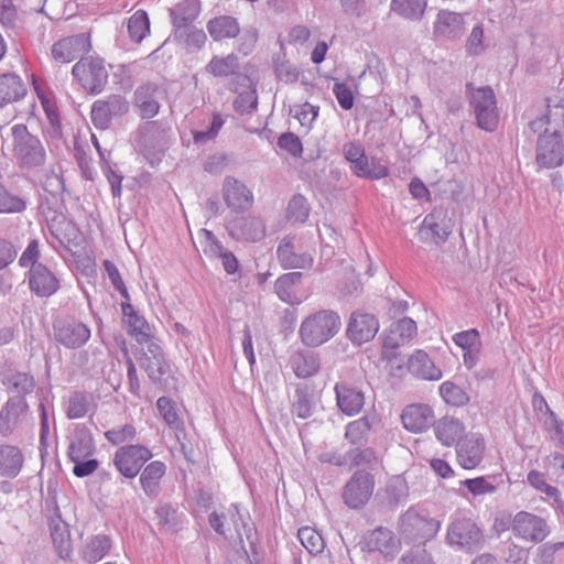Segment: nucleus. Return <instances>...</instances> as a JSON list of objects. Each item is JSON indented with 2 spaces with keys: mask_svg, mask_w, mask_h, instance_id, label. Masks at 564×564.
<instances>
[{
  "mask_svg": "<svg viewBox=\"0 0 564 564\" xmlns=\"http://www.w3.org/2000/svg\"><path fill=\"white\" fill-rule=\"evenodd\" d=\"M129 110V101L121 95L112 94L93 104L90 118L97 129L106 130L110 127L113 118L123 117Z\"/></svg>",
  "mask_w": 564,
  "mask_h": 564,
  "instance_id": "obj_11",
  "label": "nucleus"
},
{
  "mask_svg": "<svg viewBox=\"0 0 564 564\" xmlns=\"http://www.w3.org/2000/svg\"><path fill=\"white\" fill-rule=\"evenodd\" d=\"M55 340L68 349L84 346L90 338V328L78 321H58L53 325Z\"/></svg>",
  "mask_w": 564,
  "mask_h": 564,
  "instance_id": "obj_14",
  "label": "nucleus"
},
{
  "mask_svg": "<svg viewBox=\"0 0 564 564\" xmlns=\"http://www.w3.org/2000/svg\"><path fill=\"white\" fill-rule=\"evenodd\" d=\"M465 31L464 15L449 10H441L433 23V35L437 40L454 41Z\"/></svg>",
  "mask_w": 564,
  "mask_h": 564,
  "instance_id": "obj_16",
  "label": "nucleus"
},
{
  "mask_svg": "<svg viewBox=\"0 0 564 564\" xmlns=\"http://www.w3.org/2000/svg\"><path fill=\"white\" fill-rule=\"evenodd\" d=\"M379 330V319L375 314L357 310L348 319L346 337L357 346H361L375 338Z\"/></svg>",
  "mask_w": 564,
  "mask_h": 564,
  "instance_id": "obj_13",
  "label": "nucleus"
},
{
  "mask_svg": "<svg viewBox=\"0 0 564 564\" xmlns=\"http://www.w3.org/2000/svg\"><path fill=\"white\" fill-rule=\"evenodd\" d=\"M151 458L152 452L143 445H123L115 452L112 462L122 477L133 479Z\"/></svg>",
  "mask_w": 564,
  "mask_h": 564,
  "instance_id": "obj_9",
  "label": "nucleus"
},
{
  "mask_svg": "<svg viewBox=\"0 0 564 564\" xmlns=\"http://www.w3.org/2000/svg\"><path fill=\"white\" fill-rule=\"evenodd\" d=\"M399 541L393 532L387 528L379 527L368 532L362 540V550L379 552L384 557H394L399 550Z\"/></svg>",
  "mask_w": 564,
  "mask_h": 564,
  "instance_id": "obj_20",
  "label": "nucleus"
},
{
  "mask_svg": "<svg viewBox=\"0 0 564 564\" xmlns=\"http://www.w3.org/2000/svg\"><path fill=\"white\" fill-rule=\"evenodd\" d=\"M546 108L545 115L529 122V130L532 133L547 130L551 133L564 135V98H561L557 102L547 98Z\"/></svg>",
  "mask_w": 564,
  "mask_h": 564,
  "instance_id": "obj_15",
  "label": "nucleus"
},
{
  "mask_svg": "<svg viewBox=\"0 0 564 564\" xmlns=\"http://www.w3.org/2000/svg\"><path fill=\"white\" fill-rule=\"evenodd\" d=\"M404 429L410 432H423L434 423L433 410L426 404H410L402 414Z\"/></svg>",
  "mask_w": 564,
  "mask_h": 564,
  "instance_id": "obj_29",
  "label": "nucleus"
},
{
  "mask_svg": "<svg viewBox=\"0 0 564 564\" xmlns=\"http://www.w3.org/2000/svg\"><path fill=\"white\" fill-rule=\"evenodd\" d=\"M375 476L366 470H356L343 489V500L350 509L362 508L371 498L375 490Z\"/></svg>",
  "mask_w": 564,
  "mask_h": 564,
  "instance_id": "obj_7",
  "label": "nucleus"
},
{
  "mask_svg": "<svg viewBox=\"0 0 564 564\" xmlns=\"http://www.w3.org/2000/svg\"><path fill=\"white\" fill-rule=\"evenodd\" d=\"M462 485L474 496L494 494L496 491V486L487 481L485 477L465 479L462 481Z\"/></svg>",
  "mask_w": 564,
  "mask_h": 564,
  "instance_id": "obj_61",
  "label": "nucleus"
},
{
  "mask_svg": "<svg viewBox=\"0 0 564 564\" xmlns=\"http://www.w3.org/2000/svg\"><path fill=\"white\" fill-rule=\"evenodd\" d=\"M158 524L165 531H173L177 525V511L169 503H160L155 508Z\"/></svg>",
  "mask_w": 564,
  "mask_h": 564,
  "instance_id": "obj_58",
  "label": "nucleus"
},
{
  "mask_svg": "<svg viewBox=\"0 0 564 564\" xmlns=\"http://www.w3.org/2000/svg\"><path fill=\"white\" fill-rule=\"evenodd\" d=\"M341 321L337 312L321 310L305 317L299 335L306 347H318L332 339L340 329Z\"/></svg>",
  "mask_w": 564,
  "mask_h": 564,
  "instance_id": "obj_2",
  "label": "nucleus"
},
{
  "mask_svg": "<svg viewBox=\"0 0 564 564\" xmlns=\"http://www.w3.org/2000/svg\"><path fill=\"white\" fill-rule=\"evenodd\" d=\"M538 133L535 164L540 169H554L564 163V142L561 134L543 130Z\"/></svg>",
  "mask_w": 564,
  "mask_h": 564,
  "instance_id": "obj_8",
  "label": "nucleus"
},
{
  "mask_svg": "<svg viewBox=\"0 0 564 564\" xmlns=\"http://www.w3.org/2000/svg\"><path fill=\"white\" fill-rule=\"evenodd\" d=\"M400 564H433V561L431 555L417 545L402 555Z\"/></svg>",
  "mask_w": 564,
  "mask_h": 564,
  "instance_id": "obj_64",
  "label": "nucleus"
},
{
  "mask_svg": "<svg viewBox=\"0 0 564 564\" xmlns=\"http://www.w3.org/2000/svg\"><path fill=\"white\" fill-rule=\"evenodd\" d=\"M409 371L423 380H440L442 370L435 366L430 356L421 349L415 350L408 360Z\"/></svg>",
  "mask_w": 564,
  "mask_h": 564,
  "instance_id": "obj_33",
  "label": "nucleus"
},
{
  "mask_svg": "<svg viewBox=\"0 0 564 564\" xmlns=\"http://www.w3.org/2000/svg\"><path fill=\"white\" fill-rule=\"evenodd\" d=\"M433 424L437 440L446 446L453 445L458 440L460 441L465 430L459 420L448 416L442 417Z\"/></svg>",
  "mask_w": 564,
  "mask_h": 564,
  "instance_id": "obj_41",
  "label": "nucleus"
},
{
  "mask_svg": "<svg viewBox=\"0 0 564 564\" xmlns=\"http://www.w3.org/2000/svg\"><path fill=\"white\" fill-rule=\"evenodd\" d=\"M290 366L299 378H310L319 370V357L312 350H296L290 357Z\"/></svg>",
  "mask_w": 564,
  "mask_h": 564,
  "instance_id": "obj_35",
  "label": "nucleus"
},
{
  "mask_svg": "<svg viewBox=\"0 0 564 564\" xmlns=\"http://www.w3.org/2000/svg\"><path fill=\"white\" fill-rule=\"evenodd\" d=\"M236 78L241 82V86L246 87V89L240 91L234 100V109L240 115L250 113L258 105L257 93L250 88L251 80L248 76L238 75Z\"/></svg>",
  "mask_w": 564,
  "mask_h": 564,
  "instance_id": "obj_46",
  "label": "nucleus"
},
{
  "mask_svg": "<svg viewBox=\"0 0 564 564\" xmlns=\"http://www.w3.org/2000/svg\"><path fill=\"white\" fill-rule=\"evenodd\" d=\"M511 530L516 536L532 543L544 541L551 532L544 518L527 511L516 513Z\"/></svg>",
  "mask_w": 564,
  "mask_h": 564,
  "instance_id": "obj_12",
  "label": "nucleus"
},
{
  "mask_svg": "<svg viewBox=\"0 0 564 564\" xmlns=\"http://www.w3.org/2000/svg\"><path fill=\"white\" fill-rule=\"evenodd\" d=\"M427 8V0H391L390 11L398 17L419 22L423 19Z\"/></svg>",
  "mask_w": 564,
  "mask_h": 564,
  "instance_id": "obj_40",
  "label": "nucleus"
},
{
  "mask_svg": "<svg viewBox=\"0 0 564 564\" xmlns=\"http://www.w3.org/2000/svg\"><path fill=\"white\" fill-rule=\"evenodd\" d=\"M239 67V57L234 53L226 56L214 55L205 66V72L215 77H229L237 75Z\"/></svg>",
  "mask_w": 564,
  "mask_h": 564,
  "instance_id": "obj_43",
  "label": "nucleus"
},
{
  "mask_svg": "<svg viewBox=\"0 0 564 564\" xmlns=\"http://www.w3.org/2000/svg\"><path fill=\"white\" fill-rule=\"evenodd\" d=\"M26 209V202L22 197L14 195L0 183V214H17Z\"/></svg>",
  "mask_w": 564,
  "mask_h": 564,
  "instance_id": "obj_53",
  "label": "nucleus"
},
{
  "mask_svg": "<svg viewBox=\"0 0 564 564\" xmlns=\"http://www.w3.org/2000/svg\"><path fill=\"white\" fill-rule=\"evenodd\" d=\"M207 31L214 41H223L236 37L240 33V26L236 18L220 15L208 21Z\"/></svg>",
  "mask_w": 564,
  "mask_h": 564,
  "instance_id": "obj_38",
  "label": "nucleus"
},
{
  "mask_svg": "<svg viewBox=\"0 0 564 564\" xmlns=\"http://www.w3.org/2000/svg\"><path fill=\"white\" fill-rule=\"evenodd\" d=\"M333 93L344 110H350L354 107L355 97L346 83H335Z\"/></svg>",
  "mask_w": 564,
  "mask_h": 564,
  "instance_id": "obj_63",
  "label": "nucleus"
},
{
  "mask_svg": "<svg viewBox=\"0 0 564 564\" xmlns=\"http://www.w3.org/2000/svg\"><path fill=\"white\" fill-rule=\"evenodd\" d=\"M227 230L237 240L259 241L265 236L263 221L254 216H237L228 221Z\"/></svg>",
  "mask_w": 564,
  "mask_h": 564,
  "instance_id": "obj_18",
  "label": "nucleus"
},
{
  "mask_svg": "<svg viewBox=\"0 0 564 564\" xmlns=\"http://www.w3.org/2000/svg\"><path fill=\"white\" fill-rule=\"evenodd\" d=\"M455 345L464 350L463 360L466 368L471 369L479 360L481 350L480 334L476 328L456 333L453 336Z\"/></svg>",
  "mask_w": 564,
  "mask_h": 564,
  "instance_id": "obj_26",
  "label": "nucleus"
},
{
  "mask_svg": "<svg viewBox=\"0 0 564 564\" xmlns=\"http://www.w3.org/2000/svg\"><path fill=\"white\" fill-rule=\"evenodd\" d=\"M371 425L367 416L360 417L347 424L345 438L356 446H365L368 442Z\"/></svg>",
  "mask_w": 564,
  "mask_h": 564,
  "instance_id": "obj_47",
  "label": "nucleus"
},
{
  "mask_svg": "<svg viewBox=\"0 0 564 564\" xmlns=\"http://www.w3.org/2000/svg\"><path fill=\"white\" fill-rule=\"evenodd\" d=\"M129 36L135 43H141L150 32V20L144 10L135 11L128 20Z\"/></svg>",
  "mask_w": 564,
  "mask_h": 564,
  "instance_id": "obj_48",
  "label": "nucleus"
},
{
  "mask_svg": "<svg viewBox=\"0 0 564 564\" xmlns=\"http://www.w3.org/2000/svg\"><path fill=\"white\" fill-rule=\"evenodd\" d=\"M447 541L452 545L475 552L481 547L484 535L471 519L457 517L447 529Z\"/></svg>",
  "mask_w": 564,
  "mask_h": 564,
  "instance_id": "obj_10",
  "label": "nucleus"
},
{
  "mask_svg": "<svg viewBox=\"0 0 564 564\" xmlns=\"http://www.w3.org/2000/svg\"><path fill=\"white\" fill-rule=\"evenodd\" d=\"M278 260L283 269H308L313 257L308 252H296L293 238L284 237L276 249Z\"/></svg>",
  "mask_w": 564,
  "mask_h": 564,
  "instance_id": "obj_25",
  "label": "nucleus"
},
{
  "mask_svg": "<svg viewBox=\"0 0 564 564\" xmlns=\"http://www.w3.org/2000/svg\"><path fill=\"white\" fill-rule=\"evenodd\" d=\"M30 290L40 297H48L59 289L56 275L44 264H33L28 272Z\"/></svg>",
  "mask_w": 564,
  "mask_h": 564,
  "instance_id": "obj_21",
  "label": "nucleus"
},
{
  "mask_svg": "<svg viewBox=\"0 0 564 564\" xmlns=\"http://www.w3.org/2000/svg\"><path fill=\"white\" fill-rule=\"evenodd\" d=\"M2 384L7 388L9 393L13 395H22L25 399L26 394L33 392L36 383L33 376L26 372H12L2 379Z\"/></svg>",
  "mask_w": 564,
  "mask_h": 564,
  "instance_id": "obj_44",
  "label": "nucleus"
},
{
  "mask_svg": "<svg viewBox=\"0 0 564 564\" xmlns=\"http://www.w3.org/2000/svg\"><path fill=\"white\" fill-rule=\"evenodd\" d=\"M121 310L124 317H127V322L130 327V334L135 336V339L139 344H148L154 340L151 336V328L149 323L133 308L130 303H121Z\"/></svg>",
  "mask_w": 564,
  "mask_h": 564,
  "instance_id": "obj_36",
  "label": "nucleus"
},
{
  "mask_svg": "<svg viewBox=\"0 0 564 564\" xmlns=\"http://www.w3.org/2000/svg\"><path fill=\"white\" fill-rule=\"evenodd\" d=\"M334 390L337 405L343 413L355 415L361 411L365 404V395L360 389L347 381H340L335 384Z\"/></svg>",
  "mask_w": 564,
  "mask_h": 564,
  "instance_id": "obj_24",
  "label": "nucleus"
},
{
  "mask_svg": "<svg viewBox=\"0 0 564 564\" xmlns=\"http://www.w3.org/2000/svg\"><path fill=\"white\" fill-rule=\"evenodd\" d=\"M416 333V323L410 317H403L391 325L389 333L383 337L382 347L384 350H394L403 343L413 339Z\"/></svg>",
  "mask_w": 564,
  "mask_h": 564,
  "instance_id": "obj_30",
  "label": "nucleus"
},
{
  "mask_svg": "<svg viewBox=\"0 0 564 564\" xmlns=\"http://www.w3.org/2000/svg\"><path fill=\"white\" fill-rule=\"evenodd\" d=\"M466 91L475 112L477 126L488 132L495 131L498 127L499 115L494 89L490 86L474 88L471 83H467Z\"/></svg>",
  "mask_w": 564,
  "mask_h": 564,
  "instance_id": "obj_3",
  "label": "nucleus"
},
{
  "mask_svg": "<svg viewBox=\"0 0 564 564\" xmlns=\"http://www.w3.org/2000/svg\"><path fill=\"white\" fill-rule=\"evenodd\" d=\"M12 156L21 170H37L46 162V151L41 139L23 123L11 128Z\"/></svg>",
  "mask_w": 564,
  "mask_h": 564,
  "instance_id": "obj_1",
  "label": "nucleus"
},
{
  "mask_svg": "<svg viewBox=\"0 0 564 564\" xmlns=\"http://www.w3.org/2000/svg\"><path fill=\"white\" fill-rule=\"evenodd\" d=\"M316 406L314 387L306 382L294 386V393L290 397V410L299 419L306 420L314 413Z\"/></svg>",
  "mask_w": 564,
  "mask_h": 564,
  "instance_id": "obj_23",
  "label": "nucleus"
},
{
  "mask_svg": "<svg viewBox=\"0 0 564 564\" xmlns=\"http://www.w3.org/2000/svg\"><path fill=\"white\" fill-rule=\"evenodd\" d=\"M297 538L301 541V544L312 555L322 553L325 547L322 535L311 527H303L299 529Z\"/></svg>",
  "mask_w": 564,
  "mask_h": 564,
  "instance_id": "obj_51",
  "label": "nucleus"
},
{
  "mask_svg": "<svg viewBox=\"0 0 564 564\" xmlns=\"http://www.w3.org/2000/svg\"><path fill=\"white\" fill-rule=\"evenodd\" d=\"M112 541L107 534H96L89 538L82 549V558L88 564L101 561L110 551Z\"/></svg>",
  "mask_w": 564,
  "mask_h": 564,
  "instance_id": "obj_37",
  "label": "nucleus"
},
{
  "mask_svg": "<svg viewBox=\"0 0 564 564\" xmlns=\"http://www.w3.org/2000/svg\"><path fill=\"white\" fill-rule=\"evenodd\" d=\"M28 93L24 80L15 73L0 75V108L20 101Z\"/></svg>",
  "mask_w": 564,
  "mask_h": 564,
  "instance_id": "obj_31",
  "label": "nucleus"
},
{
  "mask_svg": "<svg viewBox=\"0 0 564 564\" xmlns=\"http://www.w3.org/2000/svg\"><path fill=\"white\" fill-rule=\"evenodd\" d=\"M200 245L203 248V252L210 257L217 258L226 248L223 243L217 239V237L213 234V231L207 229H200L199 231Z\"/></svg>",
  "mask_w": 564,
  "mask_h": 564,
  "instance_id": "obj_59",
  "label": "nucleus"
},
{
  "mask_svg": "<svg viewBox=\"0 0 564 564\" xmlns=\"http://www.w3.org/2000/svg\"><path fill=\"white\" fill-rule=\"evenodd\" d=\"M28 411L29 404L22 395L10 397L0 410V435L10 436Z\"/></svg>",
  "mask_w": 564,
  "mask_h": 564,
  "instance_id": "obj_17",
  "label": "nucleus"
},
{
  "mask_svg": "<svg viewBox=\"0 0 564 564\" xmlns=\"http://www.w3.org/2000/svg\"><path fill=\"white\" fill-rule=\"evenodd\" d=\"M159 86L154 83L140 85L133 94L134 106L140 110L142 119H151L159 113Z\"/></svg>",
  "mask_w": 564,
  "mask_h": 564,
  "instance_id": "obj_27",
  "label": "nucleus"
},
{
  "mask_svg": "<svg viewBox=\"0 0 564 564\" xmlns=\"http://www.w3.org/2000/svg\"><path fill=\"white\" fill-rule=\"evenodd\" d=\"M166 467L163 462L154 460L148 464L140 475V485L144 494L155 499L161 492V479L165 475Z\"/></svg>",
  "mask_w": 564,
  "mask_h": 564,
  "instance_id": "obj_34",
  "label": "nucleus"
},
{
  "mask_svg": "<svg viewBox=\"0 0 564 564\" xmlns=\"http://www.w3.org/2000/svg\"><path fill=\"white\" fill-rule=\"evenodd\" d=\"M96 452V445L91 434L87 431H80L74 434L69 441L67 456L70 462L85 459Z\"/></svg>",
  "mask_w": 564,
  "mask_h": 564,
  "instance_id": "obj_42",
  "label": "nucleus"
},
{
  "mask_svg": "<svg viewBox=\"0 0 564 564\" xmlns=\"http://www.w3.org/2000/svg\"><path fill=\"white\" fill-rule=\"evenodd\" d=\"M348 457L351 465L356 467L364 466L369 469H375L380 464L377 453L371 447L350 449Z\"/></svg>",
  "mask_w": 564,
  "mask_h": 564,
  "instance_id": "obj_56",
  "label": "nucleus"
},
{
  "mask_svg": "<svg viewBox=\"0 0 564 564\" xmlns=\"http://www.w3.org/2000/svg\"><path fill=\"white\" fill-rule=\"evenodd\" d=\"M175 40L183 42L186 46L196 50L202 48L205 45L207 36L202 29H197L195 25L180 26L174 30Z\"/></svg>",
  "mask_w": 564,
  "mask_h": 564,
  "instance_id": "obj_50",
  "label": "nucleus"
},
{
  "mask_svg": "<svg viewBox=\"0 0 564 564\" xmlns=\"http://www.w3.org/2000/svg\"><path fill=\"white\" fill-rule=\"evenodd\" d=\"M90 48V42L86 34L80 33L64 37L52 46V56L61 63H70Z\"/></svg>",
  "mask_w": 564,
  "mask_h": 564,
  "instance_id": "obj_19",
  "label": "nucleus"
},
{
  "mask_svg": "<svg viewBox=\"0 0 564 564\" xmlns=\"http://www.w3.org/2000/svg\"><path fill=\"white\" fill-rule=\"evenodd\" d=\"M144 345L147 348L140 357V367L154 386L165 390L173 380L171 364L166 359L162 347L155 340Z\"/></svg>",
  "mask_w": 564,
  "mask_h": 564,
  "instance_id": "obj_4",
  "label": "nucleus"
},
{
  "mask_svg": "<svg viewBox=\"0 0 564 564\" xmlns=\"http://www.w3.org/2000/svg\"><path fill=\"white\" fill-rule=\"evenodd\" d=\"M24 466V455L19 446L0 444V476L15 478Z\"/></svg>",
  "mask_w": 564,
  "mask_h": 564,
  "instance_id": "obj_32",
  "label": "nucleus"
},
{
  "mask_svg": "<svg viewBox=\"0 0 564 564\" xmlns=\"http://www.w3.org/2000/svg\"><path fill=\"white\" fill-rule=\"evenodd\" d=\"M89 411V397L86 392L75 391L70 394L66 416L69 420L84 417Z\"/></svg>",
  "mask_w": 564,
  "mask_h": 564,
  "instance_id": "obj_54",
  "label": "nucleus"
},
{
  "mask_svg": "<svg viewBox=\"0 0 564 564\" xmlns=\"http://www.w3.org/2000/svg\"><path fill=\"white\" fill-rule=\"evenodd\" d=\"M223 196L227 206L236 212H245L253 203L251 191L232 176H227L224 180Z\"/></svg>",
  "mask_w": 564,
  "mask_h": 564,
  "instance_id": "obj_22",
  "label": "nucleus"
},
{
  "mask_svg": "<svg viewBox=\"0 0 564 564\" xmlns=\"http://www.w3.org/2000/svg\"><path fill=\"white\" fill-rule=\"evenodd\" d=\"M425 229L431 231L437 245L445 242L452 232L449 225L446 223V216L436 210L425 216L421 230Z\"/></svg>",
  "mask_w": 564,
  "mask_h": 564,
  "instance_id": "obj_45",
  "label": "nucleus"
},
{
  "mask_svg": "<svg viewBox=\"0 0 564 564\" xmlns=\"http://www.w3.org/2000/svg\"><path fill=\"white\" fill-rule=\"evenodd\" d=\"M440 394L447 404L453 406H464L469 402V395L465 390L452 381H445L440 386Z\"/></svg>",
  "mask_w": 564,
  "mask_h": 564,
  "instance_id": "obj_52",
  "label": "nucleus"
},
{
  "mask_svg": "<svg viewBox=\"0 0 564 564\" xmlns=\"http://www.w3.org/2000/svg\"><path fill=\"white\" fill-rule=\"evenodd\" d=\"M52 540L58 556L67 560L72 555V544L65 524L52 521L50 524Z\"/></svg>",
  "mask_w": 564,
  "mask_h": 564,
  "instance_id": "obj_49",
  "label": "nucleus"
},
{
  "mask_svg": "<svg viewBox=\"0 0 564 564\" xmlns=\"http://www.w3.org/2000/svg\"><path fill=\"white\" fill-rule=\"evenodd\" d=\"M200 11L199 0H182L174 8L170 9V15L174 30L180 26L193 25Z\"/></svg>",
  "mask_w": 564,
  "mask_h": 564,
  "instance_id": "obj_39",
  "label": "nucleus"
},
{
  "mask_svg": "<svg viewBox=\"0 0 564 564\" xmlns=\"http://www.w3.org/2000/svg\"><path fill=\"white\" fill-rule=\"evenodd\" d=\"M137 431L132 424L116 426L105 432V437L112 445H119L132 441Z\"/></svg>",
  "mask_w": 564,
  "mask_h": 564,
  "instance_id": "obj_60",
  "label": "nucleus"
},
{
  "mask_svg": "<svg viewBox=\"0 0 564 564\" xmlns=\"http://www.w3.org/2000/svg\"><path fill=\"white\" fill-rule=\"evenodd\" d=\"M564 550V542L544 543L536 549L534 564H561L556 553Z\"/></svg>",
  "mask_w": 564,
  "mask_h": 564,
  "instance_id": "obj_57",
  "label": "nucleus"
},
{
  "mask_svg": "<svg viewBox=\"0 0 564 564\" xmlns=\"http://www.w3.org/2000/svg\"><path fill=\"white\" fill-rule=\"evenodd\" d=\"M74 78L90 95L100 94L108 83V70L99 57H82L72 69Z\"/></svg>",
  "mask_w": 564,
  "mask_h": 564,
  "instance_id": "obj_5",
  "label": "nucleus"
},
{
  "mask_svg": "<svg viewBox=\"0 0 564 564\" xmlns=\"http://www.w3.org/2000/svg\"><path fill=\"white\" fill-rule=\"evenodd\" d=\"M485 449L484 438L471 435L457 443V459L465 469H473L478 466L482 459Z\"/></svg>",
  "mask_w": 564,
  "mask_h": 564,
  "instance_id": "obj_28",
  "label": "nucleus"
},
{
  "mask_svg": "<svg viewBox=\"0 0 564 564\" xmlns=\"http://www.w3.org/2000/svg\"><path fill=\"white\" fill-rule=\"evenodd\" d=\"M440 525V521L409 509L400 518L399 531L405 541L424 544L436 535Z\"/></svg>",
  "mask_w": 564,
  "mask_h": 564,
  "instance_id": "obj_6",
  "label": "nucleus"
},
{
  "mask_svg": "<svg viewBox=\"0 0 564 564\" xmlns=\"http://www.w3.org/2000/svg\"><path fill=\"white\" fill-rule=\"evenodd\" d=\"M310 206L306 198L301 195H294L289 202L286 208V218L294 223L303 224L308 218Z\"/></svg>",
  "mask_w": 564,
  "mask_h": 564,
  "instance_id": "obj_55",
  "label": "nucleus"
},
{
  "mask_svg": "<svg viewBox=\"0 0 564 564\" xmlns=\"http://www.w3.org/2000/svg\"><path fill=\"white\" fill-rule=\"evenodd\" d=\"M466 50L470 55H479L484 52V28L476 24L466 41Z\"/></svg>",
  "mask_w": 564,
  "mask_h": 564,
  "instance_id": "obj_62",
  "label": "nucleus"
}]
</instances>
